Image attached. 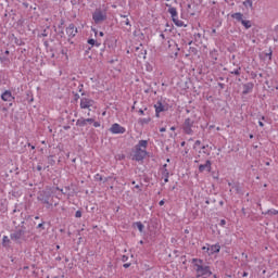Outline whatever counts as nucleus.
Here are the masks:
<instances>
[{
    "label": "nucleus",
    "instance_id": "dca6fc26",
    "mask_svg": "<svg viewBox=\"0 0 278 278\" xmlns=\"http://www.w3.org/2000/svg\"><path fill=\"white\" fill-rule=\"evenodd\" d=\"M214 253H220V244L216 243L207 248V254L214 255Z\"/></svg>",
    "mask_w": 278,
    "mask_h": 278
},
{
    "label": "nucleus",
    "instance_id": "de8ad7c7",
    "mask_svg": "<svg viewBox=\"0 0 278 278\" xmlns=\"http://www.w3.org/2000/svg\"><path fill=\"white\" fill-rule=\"evenodd\" d=\"M275 34H278V24L274 28Z\"/></svg>",
    "mask_w": 278,
    "mask_h": 278
},
{
    "label": "nucleus",
    "instance_id": "052dcab7",
    "mask_svg": "<svg viewBox=\"0 0 278 278\" xmlns=\"http://www.w3.org/2000/svg\"><path fill=\"white\" fill-rule=\"evenodd\" d=\"M260 121H266V116H261Z\"/></svg>",
    "mask_w": 278,
    "mask_h": 278
},
{
    "label": "nucleus",
    "instance_id": "1a4fd4ad",
    "mask_svg": "<svg viewBox=\"0 0 278 278\" xmlns=\"http://www.w3.org/2000/svg\"><path fill=\"white\" fill-rule=\"evenodd\" d=\"M199 168V173H205V170L207 173H212V161L206 160L204 164H200L198 166Z\"/></svg>",
    "mask_w": 278,
    "mask_h": 278
},
{
    "label": "nucleus",
    "instance_id": "c756f323",
    "mask_svg": "<svg viewBox=\"0 0 278 278\" xmlns=\"http://www.w3.org/2000/svg\"><path fill=\"white\" fill-rule=\"evenodd\" d=\"M208 148H210L208 144L202 147V151H203L204 155H210V150H207Z\"/></svg>",
    "mask_w": 278,
    "mask_h": 278
},
{
    "label": "nucleus",
    "instance_id": "2eb2a0df",
    "mask_svg": "<svg viewBox=\"0 0 278 278\" xmlns=\"http://www.w3.org/2000/svg\"><path fill=\"white\" fill-rule=\"evenodd\" d=\"M253 88H255V84L253 83L244 84L242 94H250V92H253Z\"/></svg>",
    "mask_w": 278,
    "mask_h": 278
},
{
    "label": "nucleus",
    "instance_id": "774afa93",
    "mask_svg": "<svg viewBox=\"0 0 278 278\" xmlns=\"http://www.w3.org/2000/svg\"><path fill=\"white\" fill-rule=\"evenodd\" d=\"M205 203H206V205H210V200H206Z\"/></svg>",
    "mask_w": 278,
    "mask_h": 278
},
{
    "label": "nucleus",
    "instance_id": "e433bc0d",
    "mask_svg": "<svg viewBox=\"0 0 278 278\" xmlns=\"http://www.w3.org/2000/svg\"><path fill=\"white\" fill-rule=\"evenodd\" d=\"M127 260H129V256H127V255L122 256V262H127Z\"/></svg>",
    "mask_w": 278,
    "mask_h": 278
},
{
    "label": "nucleus",
    "instance_id": "b1692460",
    "mask_svg": "<svg viewBox=\"0 0 278 278\" xmlns=\"http://www.w3.org/2000/svg\"><path fill=\"white\" fill-rule=\"evenodd\" d=\"M8 244H10V238L8 236H3L2 245L8 247Z\"/></svg>",
    "mask_w": 278,
    "mask_h": 278
},
{
    "label": "nucleus",
    "instance_id": "6e6552de",
    "mask_svg": "<svg viewBox=\"0 0 278 278\" xmlns=\"http://www.w3.org/2000/svg\"><path fill=\"white\" fill-rule=\"evenodd\" d=\"M154 110H155L156 118H160V114H162V112H166V110H168V109L166 108V105L162 104V101H157L154 104Z\"/></svg>",
    "mask_w": 278,
    "mask_h": 278
},
{
    "label": "nucleus",
    "instance_id": "5fc2aeb1",
    "mask_svg": "<svg viewBox=\"0 0 278 278\" xmlns=\"http://www.w3.org/2000/svg\"><path fill=\"white\" fill-rule=\"evenodd\" d=\"M41 36H43V37H47V36H48L46 29L43 30V33L41 34Z\"/></svg>",
    "mask_w": 278,
    "mask_h": 278
},
{
    "label": "nucleus",
    "instance_id": "58836bf2",
    "mask_svg": "<svg viewBox=\"0 0 278 278\" xmlns=\"http://www.w3.org/2000/svg\"><path fill=\"white\" fill-rule=\"evenodd\" d=\"M74 101H79V96H78V93H75V94H74Z\"/></svg>",
    "mask_w": 278,
    "mask_h": 278
},
{
    "label": "nucleus",
    "instance_id": "4d7b16f0",
    "mask_svg": "<svg viewBox=\"0 0 278 278\" xmlns=\"http://www.w3.org/2000/svg\"><path fill=\"white\" fill-rule=\"evenodd\" d=\"M167 166H168L167 164H164L163 167H162V170L167 169L166 168Z\"/></svg>",
    "mask_w": 278,
    "mask_h": 278
},
{
    "label": "nucleus",
    "instance_id": "6e6d98bb",
    "mask_svg": "<svg viewBox=\"0 0 278 278\" xmlns=\"http://www.w3.org/2000/svg\"><path fill=\"white\" fill-rule=\"evenodd\" d=\"M1 111H2V112H8V108L3 106V108L1 109Z\"/></svg>",
    "mask_w": 278,
    "mask_h": 278
},
{
    "label": "nucleus",
    "instance_id": "ea45409f",
    "mask_svg": "<svg viewBox=\"0 0 278 278\" xmlns=\"http://www.w3.org/2000/svg\"><path fill=\"white\" fill-rule=\"evenodd\" d=\"M200 144H201V140H197V141L194 142V147H200Z\"/></svg>",
    "mask_w": 278,
    "mask_h": 278
},
{
    "label": "nucleus",
    "instance_id": "0eeeda50",
    "mask_svg": "<svg viewBox=\"0 0 278 278\" xmlns=\"http://www.w3.org/2000/svg\"><path fill=\"white\" fill-rule=\"evenodd\" d=\"M90 108H94V100L90 98H81L80 99V109L81 110H90Z\"/></svg>",
    "mask_w": 278,
    "mask_h": 278
},
{
    "label": "nucleus",
    "instance_id": "a18cd8bd",
    "mask_svg": "<svg viewBox=\"0 0 278 278\" xmlns=\"http://www.w3.org/2000/svg\"><path fill=\"white\" fill-rule=\"evenodd\" d=\"M78 90H79V92H81L84 90V85H79Z\"/></svg>",
    "mask_w": 278,
    "mask_h": 278
},
{
    "label": "nucleus",
    "instance_id": "2f4dec72",
    "mask_svg": "<svg viewBox=\"0 0 278 278\" xmlns=\"http://www.w3.org/2000/svg\"><path fill=\"white\" fill-rule=\"evenodd\" d=\"M123 23L124 25H127L129 29H131V24L129 23V18H126Z\"/></svg>",
    "mask_w": 278,
    "mask_h": 278
},
{
    "label": "nucleus",
    "instance_id": "338daca9",
    "mask_svg": "<svg viewBox=\"0 0 278 278\" xmlns=\"http://www.w3.org/2000/svg\"><path fill=\"white\" fill-rule=\"evenodd\" d=\"M99 36H102V37H103V36H104L103 31H100Z\"/></svg>",
    "mask_w": 278,
    "mask_h": 278
},
{
    "label": "nucleus",
    "instance_id": "7ed1b4c3",
    "mask_svg": "<svg viewBox=\"0 0 278 278\" xmlns=\"http://www.w3.org/2000/svg\"><path fill=\"white\" fill-rule=\"evenodd\" d=\"M147 147H149V141L147 140H140L135 146V153L132 155L135 162H142L147 157Z\"/></svg>",
    "mask_w": 278,
    "mask_h": 278
},
{
    "label": "nucleus",
    "instance_id": "49530a36",
    "mask_svg": "<svg viewBox=\"0 0 278 278\" xmlns=\"http://www.w3.org/2000/svg\"><path fill=\"white\" fill-rule=\"evenodd\" d=\"M160 37L162 38V40H166V35L161 34Z\"/></svg>",
    "mask_w": 278,
    "mask_h": 278
},
{
    "label": "nucleus",
    "instance_id": "0e129e2a",
    "mask_svg": "<svg viewBox=\"0 0 278 278\" xmlns=\"http://www.w3.org/2000/svg\"><path fill=\"white\" fill-rule=\"evenodd\" d=\"M242 214L247 215V212L244 208L241 210Z\"/></svg>",
    "mask_w": 278,
    "mask_h": 278
},
{
    "label": "nucleus",
    "instance_id": "3c124183",
    "mask_svg": "<svg viewBox=\"0 0 278 278\" xmlns=\"http://www.w3.org/2000/svg\"><path fill=\"white\" fill-rule=\"evenodd\" d=\"M24 8H29V3L23 2Z\"/></svg>",
    "mask_w": 278,
    "mask_h": 278
},
{
    "label": "nucleus",
    "instance_id": "412c9836",
    "mask_svg": "<svg viewBox=\"0 0 278 278\" xmlns=\"http://www.w3.org/2000/svg\"><path fill=\"white\" fill-rule=\"evenodd\" d=\"M139 123L140 125H149V123H151V117L140 118Z\"/></svg>",
    "mask_w": 278,
    "mask_h": 278
},
{
    "label": "nucleus",
    "instance_id": "5701e85b",
    "mask_svg": "<svg viewBox=\"0 0 278 278\" xmlns=\"http://www.w3.org/2000/svg\"><path fill=\"white\" fill-rule=\"evenodd\" d=\"M137 229H139L140 233H142V231H144V225L141 224V222H137L136 224Z\"/></svg>",
    "mask_w": 278,
    "mask_h": 278
},
{
    "label": "nucleus",
    "instance_id": "f704fd0d",
    "mask_svg": "<svg viewBox=\"0 0 278 278\" xmlns=\"http://www.w3.org/2000/svg\"><path fill=\"white\" fill-rule=\"evenodd\" d=\"M37 229H45V222H42L41 224H39V225L37 226Z\"/></svg>",
    "mask_w": 278,
    "mask_h": 278
},
{
    "label": "nucleus",
    "instance_id": "bb28decb",
    "mask_svg": "<svg viewBox=\"0 0 278 278\" xmlns=\"http://www.w3.org/2000/svg\"><path fill=\"white\" fill-rule=\"evenodd\" d=\"M244 8H253V0H245L243 1Z\"/></svg>",
    "mask_w": 278,
    "mask_h": 278
},
{
    "label": "nucleus",
    "instance_id": "aec40b11",
    "mask_svg": "<svg viewBox=\"0 0 278 278\" xmlns=\"http://www.w3.org/2000/svg\"><path fill=\"white\" fill-rule=\"evenodd\" d=\"M241 24L243 25V27H245V29H251V27H252L251 21H249V20H243L241 22Z\"/></svg>",
    "mask_w": 278,
    "mask_h": 278
},
{
    "label": "nucleus",
    "instance_id": "864d4df0",
    "mask_svg": "<svg viewBox=\"0 0 278 278\" xmlns=\"http://www.w3.org/2000/svg\"><path fill=\"white\" fill-rule=\"evenodd\" d=\"M159 205L162 207V205H164V200H161V201L159 202Z\"/></svg>",
    "mask_w": 278,
    "mask_h": 278
},
{
    "label": "nucleus",
    "instance_id": "72a5a7b5",
    "mask_svg": "<svg viewBox=\"0 0 278 278\" xmlns=\"http://www.w3.org/2000/svg\"><path fill=\"white\" fill-rule=\"evenodd\" d=\"M92 124H93V127H101V123L94 122V119H93Z\"/></svg>",
    "mask_w": 278,
    "mask_h": 278
},
{
    "label": "nucleus",
    "instance_id": "c85d7f7f",
    "mask_svg": "<svg viewBox=\"0 0 278 278\" xmlns=\"http://www.w3.org/2000/svg\"><path fill=\"white\" fill-rule=\"evenodd\" d=\"M263 214H271L273 216H277L278 211L273 208V210H268L267 212L263 213Z\"/></svg>",
    "mask_w": 278,
    "mask_h": 278
},
{
    "label": "nucleus",
    "instance_id": "09e8293b",
    "mask_svg": "<svg viewBox=\"0 0 278 278\" xmlns=\"http://www.w3.org/2000/svg\"><path fill=\"white\" fill-rule=\"evenodd\" d=\"M160 131H161L162 134H164V131H166V127L160 128Z\"/></svg>",
    "mask_w": 278,
    "mask_h": 278
},
{
    "label": "nucleus",
    "instance_id": "79ce46f5",
    "mask_svg": "<svg viewBox=\"0 0 278 278\" xmlns=\"http://www.w3.org/2000/svg\"><path fill=\"white\" fill-rule=\"evenodd\" d=\"M125 268H129V266H131V263H126L123 265Z\"/></svg>",
    "mask_w": 278,
    "mask_h": 278
},
{
    "label": "nucleus",
    "instance_id": "4c0bfd02",
    "mask_svg": "<svg viewBox=\"0 0 278 278\" xmlns=\"http://www.w3.org/2000/svg\"><path fill=\"white\" fill-rule=\"evenodd\" d=\"M138 114H140L141 116H144V110L139 109Z\"/></svg>",
    "mask_w": 278,
    "mask_h": 278
},
{
    "label": "nucleus",
    "instance_id": "423d86ee",
    "mask_svg": "<svg viewBox=\"0 0 278 278\" xmlns=\"http://www.w3.org/2000/svg\"><path fill=\"white\" fill-rule=\"evenodd\" d=\"M92 18L96 25H100L103 21H108V13L101 9H96L92 14Z\"/></svg>",
    "mask_w": 278,
    "mask_h": 278
},
{
    "label": "nucleus",
    "instance_id": "9d476101",
    "mask_svg": "<svg viewBox=\"0 0 278 278\" xmlns=\"http://www.w3.org/2000/svg\"><path fill=\"white\" fill-rule=\"evenodd\" d=\"M111 134H125V127L121 126L119 124H113L110 128Z\"/></svg>",
    "mask_w": 278,
    "mask_h": 278
},
{
    "label": "nucleus",
    "instance_id": "69168bd1",
    "mask_svg": "<svg viewBox=\"0 0 278 278\" xmlns=\"http://www.w3.org/2000/svg\"><path fill=\"white\" fill-rule=\"evenodd\" d=\"M29 269V266H24V270H28Z\"/></svg>",
    "mask_w": 278,
    "mask_h": 278
},
{
    "label": "nucleus",
    "instance_id": "f03ea898",
    "mask_svg": "<svg viewBox=\"0 0 278 278\" xmlns=\"http://www.w3.org/2000/svg\"><path fill=\"white\" fill-rule=\"evenodd\" d=\"M191 263L194 266V270L197 273V278H199V277H212V270L210 269V266L203 265V260L192 258Z\"/></svg>",
    "mask_w": 278,
    "mask_h": 278
},
{
    "label": "nucleus",
    "instance_id": "a878e982",
    "mask_svg": "<svg viewBox=\"0 0 278 278\" xmlns=\"http://www.w3.org/2000/svg\"><path fill=\"white\" fill-rule=\"evenodd\" d=\"M88 45H91V47H101V43L97 42L94 39H88Z\"/></svg>",
    "mask_w": 278,
    "mask_h": 278
},
{
    "label": "nucleus",
    "instance_id": "13d9d810",
    "mask_svg": "<svg viewBox=\"0 0 278 278\" xmlns=\"http://www.w3.org/2000/svg\"><path fill=\"white\" fill-rule=\"evenodd\" d=\"M134 110H136V102L134 103V105L131 106V111L134 112Z\"/></svg>",
    "mask_w": 278,
    "mask_h": 278
},
{
    "label": "nucleus",
    "instance_id": "8fccbe9b",
    "mask_svg": "<svg viewBox=\"0 0 278 278\" xmlns=\"http://www.w3.org/2000/svg\"><path fill=\"white\" fill-rule=\"evenodd\" d=\"M258 125H260V127H264V122L258 121Z\"/></svg>",
    "mask_w": 278,
    "mask_h": 278
},
{
    "label": "nucleus",
    "instance_id": "6ab92c4d",
    "mask_svg": "<svg viewBox=\"0 0 278 278\" xmlns=\"http://www.w3.org/2000/svg\"><path fill=\"white\" fill-rule=\"evenodd\" d=\"M162 170V177L164 178V184H168V177H170V173L168 169H161Z\"/></svg>",
    "mask_w": 278,
    "mask_h": 278
},
{
    "label": "nucleus",
    "instance_id": "393cba45",
    "mask_svg": "<svg viewBox=\"0 0 278 278\" xmlns=\"http://www.w3.org/2000/svg\"><path fill=\"white\" fill-rule=\"evenodd\" d=\"M242 71L241 66H238L236 70L231 71L230 74L231 75H237L240 76V72Z\"/></svg>",
    "mask_w": 278,
    "mask_h": 278
},
{
    "label": "nucleus",
    "instance_id": "c9c22d12",
    "mask_svg": "<svg viewBox=\"0 0 278 278\" xmlns=\"http://www.w3.org/2000/svg\"><path fill=\"white\" fill-rule=\"evenodd\" d=\"M219 225H220V227H225V225H227V222L225 219H222Z\"/></svg>",
    "mask_w": 278,
    "mask_h": 278
},
{
    "label": "nucleus",
    "instance_id": "f257e3e1",
    "mask_svg": "<svg viewBox=\"0 0 278 278\" xmlns=\"http://www.w3.org/2000/svg\"><path fill=\"white\" fill-rule=\"evenodd\" d=\"M197 129H199V118H197V115L187 117L182 123V132L187 136H194Z\"/></svg>",
    "mask_w": 278,
    "mask_h": 278
},
{
    "label": "nucleus",
    "instance_id": "e2e57ef3",
    "mask_svg": "<svg viewBox=\"0 0 278 278\" xmlns=\"http://www.w3.org/2000/svg\"><path fill=\"white\" fill-rule=\"evenodd\" d=\"M64 25V20H61V25L59 27H62Z\"/></svg>",
    "mask_w": 278,
    "mask_h": 278
},
{
    "label": "nucleus",
    "instance_id": "f3484780",
    "mask_svg": "<svg viewBox=\"0 0 278 278\" xmlns=\"http://www.w3.org/2000/svg\"><path fill=\"white\" fill-rule=\"evenodd\" d=\"M0 62L2 64H10V50H5L4 53L0 54Z\"/></svg>",
    "mask_w": 278,
    "mask_h": 278
},
{
    "label": "nucleus",
    "instance_id": "ddd939ff",
    "mask_svg": "<svg viewBox=\"0 0 278 278\" xmlns=\"http://www.w3.org/2000/svg\"><path fill=\"white\" fill-rule=\"evenodd\" d=\"M50 199H51V195L47 192H43V193H40V195L38 197V200L43 203V205H51L50 204Z\"/></svg>",
    "mask_w": 278,
    "mask_h": 278
},
{
    "label": "nucleus",
    "instance_id": "473e14b6",
    "mask_svg": "<svg viewBox=\"0 0 278 278\" xmlns=\"http://www.w3.org/2000/svg\"><path fill=\"white\" fill-rule=\"evenodd\" d=\"M75 217L76 218H81V211H76Z\"/></svg>",
    "mask_w": 278,
    "mask_h": 278
},
{
    "label": "nucleus",
    "instance_id": "f8f14e48",
    "mask_svg": "<svg viewBox=\"0 0 278 278\" xmlns=\"http://www.w3.org/2000/svg\"><path fill=\"white\" fill-rule=\"evenodd\" d=\"M77 28L75 27V24H70L68 27L66 28V34L68 38H75L77 36Z\"/></svg>",
    "mask_w": 278,
    "mask_h": 278
},
{
    "label": "nucleus",
    "instance_id": "680f3d73",
    "mask_svg": "<svg viewBox=\"0 0 278 278\" xmlns=\"http://www.w3.org/2000/svg\"><path fill=\"white\" fill-rule=\"evenodd\" d=\"M135 188H136L137 190H140V185H136Z\"/></svg>",
    "mask_w": 278,
    "mask_h": 278
},
{
    "label": "nucleus",
    "instance_id": "bf43d9fd",
    "mask_svg": "<svg viewBox=\"0 0 278 278\" xmlns=\"http://www.w3.org/2000/svg\"><path fill=\"white\" fill-rule=\"evenodd\" d=\"M175 129H177L175 126L170 127V131H175Z\"/></svg>",
    "mask_w": 278,
    "mask_h": 278
},
{
    "label": "nucleus",
    "instance_id": "7c9ffc66",
    "mask_svg": "<svg viewBox=\"0 0 278 278\" xmlns=\"http://www.w3.org/2000/svg\"><path fill=\"white\" fill-rule=\"evenodd\" d=\"M94 179H96V181H103V176H101L100 174H97L94 176Z\"/></svg>",
    "mask_w": 278,
    "mask_h": 278
},
{
    "label": "nucleus",
    "instance_id": "4468645a",
    "mask_svg": "<svg viewBox=\"0 0 278 278\" xmlns=\"http://www.w3.org/2000/svg\"><path fill=\"white\" fill-rule=\"evenodd\" d=\"M1 99L2 101H8V102H12L14 101V96H12V91L10 90H5L2 94H1Z\"/></svg>",
    "mask_w": 278,
    "mask_h": 278
},
{
    "label": "nucleus",
    "instance_id": "a19ab883",
    "mask_svg": "<svg viewBox=\"0 0 278 278\" xmlns=\"http://www.w3.org/2000/svg\"><path fill=\"white\" fill-rule=\"evenodd\" d=\"M267 55L269 56V60H273V50H270Z\"/></svg>",
    "mask_w": 278,
    "mask_h": 278
},
{
    "label": "nucleus",
    "instance_id": "cd10ccee",
    "mask_svg": "<svg viewBox=\"0 0 278 278\" xmlns=\"http://www.w3.org/2000/svg\"><path fill=\"white\" fill-rule=\"evenodd\" d=\"M48 163L50 166H55V160H53V155L48 156Z\"/></svg>",
    "mask_w": 278,
    "mask_h": 278
},
{
    "label": "nucleus",
    "instance_id": "603ef678",
    "mask_svg": "<svg viewBox=\"0 0 278 278\" xmlns=\"http://www.w3.org/2000/svg\"><path fill=\"white\" fill-rule=\"evenodd\" d=\"M207 249H210V247H202V251H206V253H207Z\"/></svg>",
    "mask_w": 278,
    "mask_h": 278
},
{
    "label": "nucleus",
    "instance_id": "a211bd4d",
    "mask_svg": "<svg viewBox=\"0 0 278 278\" xmlns=\"http://www.w3.org/2000/svg\"><path fill=\"white\" fill-rule=\"evenodd\" d=\"M231 18H235L238 23H242L244 21V14L237 12L231 14Z\"/></svg>",
    "mask_w": 278,
    "mask_h": 278
},
{
    "label": "nucleus",
    "instance_id": "4be33fe9",
    "mask_svg": "<svg viewBox=\"0 0 278 278\" xmlns=\"http://www.w3.org/2000/svg\"><path fill=\"white\" fill-rule=\"evenodd\" d=\"M198 53H199V50H197V48L190 47L189 54H187V55H197Z\"/></svg>",
    "mask_w": 278,
    "mask_h": 278
},
{
    "label": "nucleus",
    "instance_id": "37998d69",
    "mask_svg": "<svg viewBox=\"0 0 278 278\" xmlns=\"http://www.w3.org/2000/svg\"><path fill=\"white\" fill-rule=\"evenodd\" d=\"M37 170L40 173V170H42V165H37Z\"/></svg>",
    "mask_w": 278,
    "mask_h": 278
},
{
    "label": "nucleus",
    "instance_id": "c03bdc74",
    "mask_svg": "<svg viewBox=\"0 0 278 278\" xmlns=\"http://www.w3.org/2000/svg\"><path fill=\"white\" fill-rule=\"evenodd\" d=\"M110 179H112V176H109V177L104 178L103 179L104 184H105V181H110Z\"/></svg>",
    "mask_w": 278,
    "mask_h": 278
},
{
    "label": "nucleus",
    "instance_id": "39448f33",
    "mask_svg": "<svg viewBox=\"0 0 278 278\" xmlns=\"http://www.w3.org/2000/svg\"><path fill=\"white\" fill-rule=\"evenodd\" d=\"M166 7L168 8L167 12L170 14L172 21L176 27H188V25L184 24V21L179 20L177 8L170 7V4H166Z\"/></svg>",
    "mask_w": 278,
    "mask_h": 278
},
{
    "label": "nucleus",
    "instance_id": "9b49d317",
    "mask_svg": "<svg viewBox=\"0 0 278 278\" xmlns=\"http://www.w3.org/2000/svg\"><path fill=\"white\" fill-rule=\"evenodd\" d=\"M92 125L94 123V118H79L76 122L77 127H86L87 125Z\"/></svg>",
    "mask_w": 278,
    "mask_h": 278
},
{
    "label": "nucleus",
    "instance_id": "20e7f679",
    "mask_svg": "<svg viewBox=\"0 0 278 278\" xmlns=\"http://www.w3.org/2000/svg\"><path fill=\"white\" fill-rule=\"evenodd\" d=\"M25 233H29V231H27V228L25 226H22L11 232L10 239L16 244H21V242H25L27 240Z\"/></svg>",
    "mask_w": 278,
    "mask_h": 278
}]
</instances>
